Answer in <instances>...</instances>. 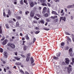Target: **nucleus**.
I'll return each instance as SVG.
<instances>
[{
    "instance_id": "obj_26",
    "label": "nucleus",
    "mask_w": 74,
    "mask_h": 74,
    "mask_svg": "<svg viewBox=\"0 0 74 74\" xmlns=\"http://www.w3.org/2000/svg\"><path fill=\"white\" fill-rule=\"evenodd\" d=\"M21 16H16V18L17 19H21Z\"/></svg>"
},
{
    "instance_id": "obj_33",
    "label": "nucleus",
    "mask_w": 74,
    "mask_h": 74,
    "mask_svg": "<svg viewBox=\"0 0 74 74\" xmlns=\"http://www.w3.org/2000/svg\"><path fill=\"white\" fill-rule=\"evenodd\" d=\"M72 51H73V50H72V49L70 48V49H69V53H70Z\"/></svg>"
},
{
    "instance_id": "obj_46",
    "label": "nucleus",
    "mask_w": 74,
    "mask_h": 74,
    "mask_svg": "<svg viewBox=\"0 0 74 74\" xmlns=\"http://www.w3.org/2000/svg\"><path fill=\"white\" fill-rule=\"evenodd\" d=\"M46 21H47V22H49L50 21V20H49L48 19H46Z\"/></svg>"
},
{
    "instance_id": "obj_2",
    "label": "nucleus",
    "mask_w": 74,
    "mask_h": 74,
    "mask_svg": "<svg viewBox=\"0 0 74 74\" xmlns=\"http://www.w3.org/2000/svg\"><path fill=\"white\" fill-rule=\"evenodd\" d=\"M30 16L31 18H33L34 16V12L33 10H32L31 12Z\"/></svg>"
},
{
    "instance_id": "obj_38",
    "label": "nucleus",
    "mask_w": 74,
    "mask_h": 74,
    "mask_svg": "<svg viewBox=\"0 0 74 74\" xmlns=\"http://www.w3.org/2000/svg\"><path fill=\"white\" fill-rule=\"evenodd\" d=\"M25 13L26 15H27L28 14H29V11H26L25 12Z\"/></svg>"
},
{
    "instance_id": "obj_45",
    "label": "nucleus",
    "mask_w": 74,
    "mask_h": 74,
    "mask_svg": "<svg viewBox=\"0 0 74 74\" xmlns=\"http://www.w3.org/2000/svg\"><path fill=\"white\" fill-rule=\"evenodd\" d=\"M6 70H9L10 69V67L9 66H8L6 67Z\"/></svg>"
},
{
    "instance_id": "obj_31",
    "label": "nucleus",
    "mask_w": 74,
    "mask_h": 74,
    "mask_svg": "<svg viewBox=\"0 0 74 74\" xmlns=\"http://www.w3.org/2000/svg\"><path fill=\"white\" fill-rule=\"evenodd\" d=\"M54 59H55V60H57L59 59L58 57H56L55 56L53 57Z\"/></svg>"
},
{
    "instance_id": "obj_51",
    "label": "nucleus",
    "mask_w": 74,
    "mask_h": 74,
    "mask_svg": "<svg viewBox=\"0 0 74 74\" xmlns=\"http://www.w3.org/2000/svg\"><path fill=\"white\" fill-rule=\"evenodd\" d=\"M54 18H58V16L57 15H55L54 16Z\"/></svg>"
},
{
    "instance_id": "obj_58",
    "label": "nucleus",
    "mask_w": 74,
    "mask_h": 74,
    "mask_svg": "<svg viewBox=\"0 0 74 74\" xmlns=\"http://www.w3.org/2000/svg\"><path fill=\"white\" fill-rule=\"evenodd\" d=\"M14 4H17V2L16 1H14Z\"/></svg>"
},
{
    "instance_id": "obj_54",
    "label": "nucleus",
    "mask_w": 74,
    "mask_h": 74,
    "mask_svg": "<svg viewBox=\"0 0 74 74\" xmlns=\"http://www.w3.org/2000/svg\"><path fill=\"white\" fill-rule=\"evenodd\" d=\"M70 55H71V57H73V56H74V55H73L72 53H71Z\"/></svg>"
},
{
    "instance_id": "obj_59",
    "label": "nucleus",
    "mask_w": 74,
    "mask_h": 74,
    "mask_svg": "<svg viewBox=\"0 0 74 74\" xmlns=\"http://www.w3.org/2000/svg\"><path fill=\"white\" fill-rule=\"evenodd\" d=\"M4 70L5 72H7V71H6V69H5V68L4 69Z\"/></svg>"
},
{
    "instance_id": "obj_9",
    "label": "nucleus",
    "mask_w": 74,
    "mask_h": 74,
    "mask_svg": "<svg viewBox=\"0 0 74 74\" xmlns=\"http://www.w3.org/2000/svg\"><path fill=\"white\" fill-rule=\"evenodd\" d=\"M52 13L53 14H54V15H57L58 16H59V15L57 13H56V12L55 11H52Z\"/></svg>"
},
{
    "instance_id": "obj_36",
    "label": "nucleus",
    "mask_w": 74,
    "mask_h": 74,
    "mask_svg": "<svg viewBox=\"0 0 74 74\" xmlns=\"http://www.w3.org/2000/svg\"><path fill=\"white\" fill-rule=\"evenodd\" d=\"M40 23H44V20L40 21Z\"/></svg>"
},
{
    "instance_id": "obj_41",
    "label": "nucleus",
    "mask_w": 74,
    "mask_h": 74,
    "mask_svg": "<svg viewBox=\"0 0 74 74\" xmlns=\"http://www.w3.org/2000/svg\"><path fill=\"white\" fill-rule=\"evenodd\" d=\"M21 56L23 57V58H25L26 57V56H24V55H23L22 54H21Z\"/></svg>"
},
{
    "instance_id": "obj_62",
    "label": "nucleus",
    "mask_w": 74,
    "mask_h": 74,
    "mask_svg": "<svg viewBox=\"0 0 74 74\" xmlns=\"http://www.w3.org/2000/svg\"><path fill=\"white\" fill-rule=\"evenodd\" d=\"M25 74H29V73H28L26 71Z\"/></svg>"
},
{
    "instance_id": "obj_22",
    "label": "nucleus",
    "mask_w": 74,
    "mask_h": 74,
    "mask_svg": "<svg viewBox=\"0 0 74 74\" xmlns=\"http://www.w3.org/2000/svg\"><path fill=\"white\" fill-rule=\"evenodd\" d=\"M5 26L7 28V29H9V25L8 24H6L5 25Z\"/></svg>"
},
{
    "instance_id": "obj_15",
    "label": "nucleus",
    "mask_w": 74,
    "mask_h": 74,
    "mask_svg": "<svg viewBox=\"0 0 74 74\" xmlns=\"http://www.w3.org/2000/svg\"><path fill=\"white\" fill-rule=\"evenodd\" d=\"M14 58L16 60H20V59H21V58H18V56L15 57Z\"/></svg>"
},
{
    "instance_id": "obj_28",
    "label": "nucleus",
    "mask_w": 74,
    "mask_h": 74,
    "mask_svg": "<svg viewBox=\"0 0 74 74\" xmlns=\"http://www.w3.org/2000/svg\"><path fill=\"white\" fill-rule=\"evenodd\" d=\"M49 16V14H48L47 13H46V14H45V17H48Z\"/></svg>"
},
{
    "instance_id": "obj_19",
    "label": "nucleus",
    "mask_w": 74,
    "mask_h": 74,
    "mask_svg": "<svg viewBox=\"0 0 74 74\" xmlns=\"http://www.w3.org/2000/svg\"><path fill=\"white\" fill-rule=\"evenodd\" d=\"M69 48H70V47L68 46H66L65 47L64 49H65V50H68V49H69Z\"/></svg>"
},
{
    "instance_id": "obj_11",
    "label": "nucleus",
    "mask_w": 74,
    "mask_h": 74,
    "mask_svg": "<svg viewBox=\"0 0 74 74\" xmlns=\"http://www.w3.org/2000/svg\"><path fill=\"white\" fill-rule=\"evenodd\" d=\"M30 59V57L29 56H27V58L26 59V62H28L29 61V60Z\"/></svg>"
},
{
    "instance_id": "obj_17",
    "label": "nucleus",
    "mask_w": 74,
    "mask_h": 74,
    "mask_svg": "<svg viewBox=\"0 0 74 74\" xmlns=\"http://www.w3.org/2000/svg\"><path fill=\"white\" fill-rule=\"evenodd\" d=\"M11 12L10 10H9L8 11V15H11Z\"/></svg>"
},
{
    "instance_id": "obj_56",
    "label": "nucleus",
    "mask_w": 74,
    "mask_h": 74,
    "mask_svg": "<svg viewBox=\"0 0 74 74\" xmlns=\"http://www.w3.org/2000/svg\"><path fill=\"white\" fill-rule=\"evenodd\" d=\"M55 2H59V0H55Z\"/></svg>"
},
{
    "instance_id": "obj_50",
    "label": "nucleus",
    "mask_w": 74,
    "mask_h": 74,
    "mask_svg": "<svg viewBox=\"0 0 74 74\" xmlns=\"http://www.w3.org/2000/svg\"><path fill=\"white\" fill-rule=\"evenodd\" d=\"M66 35H70V34H69L68 32H66Z\"/></svg>"
},
{
    "instance_id": "obj_8",
    "label": "nucleus",
    "mask_w": 74,
    "mask_h": 74,
    "mask_svg": "<svg viewBox=\"0 0 74 74\" xmlns=\"http://www.w3.org/2000/svg\"><path fill=\"white\" fill-rule=\"evenodd\" d=\"M72 62H70L71 64H72V65H73L74 63V58H72Z\"/></svg>"
},
{
    "instance_id": "obj_32",
    "label": "nucleus",
    "mask_w": 74,
    "mask_h": 74,
    "mask_svg": "<svg viewBox=\"0 0 74 74\" xmlns=\"http://www.w3.org/2000/svg\"><path fill=\"white\" fill-rule=\"evenodd\" d=\"M39 33H40V31H38L35 32V34H38Z\"/></svg>"
},
{
    "instance_id": "obj_7",
    "label": "nucleus",
    "mask_w": 74,
    "mask_h": 74,
    "mask_svg": "<svg viewBox=\"0 0 74 74\" xmlns=\"http://www.w3.org/2000/svg\"><path fill=\"white\" fill-rule=\"evenodd\" d=\"M30 60L31 61V64H33L34 62V60L33 59V58L32 57L31 58Z\"/></svg>"
},
{
    "instance_id": "obj_44",
    "label": "nucleus",
    "mask_w": 74,
    "mask_h": 74,
    "mask_svg": "<svg viewBox=\"0 0 74 74\" xmlns=\"http://www.w3.org/2000/svg\"><path fill=\"white\" fill-rule=\"evenodd\" d=\"M35 29H36V30H39L40 28H39L38 27H35Z\"/></svg>"
},
{
    "instance_id": "obj_55",
    "label": "nucleus",
    "mask_w": 74,
    "mask_h": 74,
    "mask_svg": "<svg viewBox=\"0 0 74 74\" xmlns=\"http://www.w3.org/2000/svg\"><path fill=\"white\" fill-rule=\"evenodd\" d=\"M3 15L4 16H5V12H3Z\"/></svg>"
},
{
    "instance_id": "obj_25",
    "label": "nucleus",
    "mask_w": 74,
    "mask_h": 74,
    "mask_svg": "<svg viewBox=\"0 0 74 74\" xmlns=\"http://www.w3.org/2000/svg\"><path fill=\"white\" fill-rule=\"evenodd\" d=\"M65 44L64 42H62L61 43V46H64Z\"/></svg>"
},
{
    "instance_id": "obj_23",
    "label": "nucleus",
    "mask_w": 74,
    "mask_h": 74,
    "mask_svg": "<svg viewBox=\"0 0 74 74\" xmlns=\"http://www.w3.org/2000/svg\"><path fill=\"white\" fill-rule=\"evenodd\" d=\"M2 33V29H1V26H0V34Z\"/></svg>"
},
{
    "instance_id": "obj_52",
    "label": "nucleus",
    "mask_w": 74,
    "mask_h": 74,
    "mask_svg": "<svg viewBox=\"0 0 74 74\" xmlns=\"http://www.w3.org/2000/svg\"><path fill=\"white\" fill-rule=\"evenodd\" d=\"M19 13L20 14H22V11H19Z\"/></svg>"
},
{
    "instance_id": "obj_40",
    "label": "nucleus",
    "mask_w": 74,
    "mask_h": 74,
    "mask_svg": "<svg viewBox=\"0 0 74 74\" xmlns=\"http://www.w3.org/2000/svg\"><path fill=\"white\" fill-rule=\"evenodd\" d=\"M47 10V7H45L43 9V11H45Z\"/></svg>"
},
{
    "instance_id": "obj_53",
    "label": "nucleus",
    "mask_w": 74,
    "mask_h": 74,
    "mask_svg": "<svg viewBox=\"0 0 74 74\" xmlns=\"http://www.w3.org/2000/svg\"><path fill=\"white\" fill-rule=\"evenodd\" d=\"M47 12L48 14H50V11H49V9L47 11Z\"/></svg>"
},
{
    "instance_id": "obj_3",
    "label": "nucleus",
    "mask_w": 74,
    "mask_h": 74,
    "mask_svg": "<svg viewBox=\"0 0 74 74\" xmlns=\"http://www.w3.org/2000/svg\"><path fill=\"white\" fill-rule=\"evenodd\" d=\"M67 70L68 73H70L72 71V69L71 68L68 67L67 68Z\"/></svg>"
},
{
    "instance_id": "obj_12",
    "label": "nucleus",
    "mask_w": 74,
    "mask_h": 74,
    "mask_svg": "<svg viewBox=\"0 0 74 74\" xmlns=\"http://www.w3.org/2000/svg\"><path fill=\"white\" fill-rule=\"evenodd\" d=\"M27 48V46H26V45H24L23 47L24 50V51H26Z\"/></svg>"
},
{
    "instance_id": "obj_63",
    "label": "nucleus",
    "mask_w": 74,
    "mask_h": 74,
    "mask_svg": "<svg viewBox=\"0 0 74 74\" xmlns=\"http://www.w3.org/2000/svg\"><path fill=\"white\" fill-rule=\"evenodd\" d=\"M63 18V17H60V19H62Z\"/></svg>"
},
{
    "instance_id": "obj_5",
    "label": "nucleus",
    "mask_w": 74,
    "mask_h": 74,
    "mask_svg": "<svg viewBox=\"0 0 74 74\" xmlns=\"http://www.w3.org/2000/svg\"><path fill=\"white\" fill-rule=\"evenodd\" d=\"M65 63L67 64H69V59L68 58H66L65 59Z\"/></svg>"
},
{
    "instance_id": "obj_6",
    "label": "nucleus",
    "mask_w": 74,
    "mask_h": 74,
    "mask_svg": "<svg viewBox=\"0 0 74 74\" xmlns=\"http://www.w3.org/2000/svg\"><path fill=\"white\" fill-rule=\"evenodd\" d=\"M7 40H4L2 43V45H5V44H7Z\"/></svg>"
},
{
    "instance_id": "obj_10",
    "label": "nucleus",
    "mask_w": 74,
    "mask_h": 74,
    "mask_svg": "<svg viewBox=\"0 0 74 74\" xmlns=\"http://www.w3.org/2000/svg\"><path fill=\"white\" fill-rule=\"evenodd\" d=\"M30 6L31 7H33L34 6V3L33 2H31L30 4Z\"/></svg>"
},
{
    "instance_id": "obj_43",
    "label": "nucleus",
    "mask_w": 74,
    "mask_h": 74,
    "mask_svg": "<svg viewBox=\"0 0 74 74\" xmlns=\"http://www.w3.org/2000/svg\"><path fill=\"white\" fill-rule=\"evenodd\" d=\"M26 38L27 40H29V37L28 36H26Z\"/></svg>"
},
{
    "instance_id": "obj_64",
    "label": "nucleus",
    "mask_w": 74,
    "mask_h": 74,
    "mask_svg": "<svg viewBox=\"0 0 74 74\" xmlns=\"http://www.w3.org/2000/svg\"><path fill=\"white\" fill-rule=\"evenodd\" d=\"M63 10H62L61 11V14H62V13H63Z\"/></svg>"
},
{
    "instance_id": "obj_13",
    "label": "nucleus",
    "mask_w": 74,
    "mask_h": 74,
    "mask_svg": "<svg viewBox=\"0 0 74 74\" xmlns=\"http://www.w3.org/2000/svg\"><path fill=\"white\" fill-rule=\"evenodd\" d=\"M73 5H69L67 6V8H73Z\"/></svg>"
},
{
    "instance_id": "obj_14",
    "label": "nucleus",
    "mask_w": 74,
    "mask_h": 74,
    "mask_svg": "<svg viewBox=\"0 0 74 74\" xmlns=\"http://www.w3.org/2000/svg\"><path fill=\"white\" fill-rule=\"evenodd\" d=\"M15 64L17 66H18V65H21V64H22V63H19V62H16Z\"/></svg>"
},
{
    "instance_id": "obj_57",
    "label": "nucleus",
    "mask_w": 74,
    "mask_h": 74,
    "mask_svg": "<svg viewBox=\"0 0 74 74\" xmlns=\"http://www.w3.org/2000/svg\"><path fill=\"white\" fill-rule=\"evenodd\" d=\"M42 1L43 2V3H45V0H42Z\"/></svg>"
},
{
    "instance_id": "obj_35",
    "label": "nucleus",
    "mask_w": 74,
    "mask_h": 74,
    "mask_svg": "<svg viewBox=\"0 0 74 74\" xmlns=\"http://www.w3.org/2000/svg\"><path fill=\"white\" fill-rule=\"evenodd\" d=\"M36 15L37 16H38V17H41V15H40L39 14H36Z\"/></svg>"
},
{
    "instance_id": "obj_37",
    "label": "nucleus",
    "mask_w": 74,
    "mask_h": 74,
    "mask_svg": "<svg viewBox=\"0 0 74 74\" xmlns=\"http://www.w3.org/2000/svg\"><path fill=\"white\" fill-rule=\"evenodd\" d=\"M66 17H64L63 19H62V20L64 21V22H65V21H66Z\"/></svg>"
},
{
    "instance_id": "obj_20",
    "label": "nucleus",
    "mask_w": 74,
    "mask_h": 74,
    "mask_svg": "<svg viewBox=\"0 0 74 74\" xmlns=\"http://www.w3.org/2000/svg\"><path fill=\"white\" fill-rule=\"evenodd\" d=\"M57 57H59L60 56V53H57Z\"/></svg>"
},
{
    "instance_id": "obj_60",
    "label": "nucleus",
    "mask_w": 74,
    "mask_h": 74,
    "mask_svg": "<svg viewBox=\"0 0 74 74\" xmlns=\"http://www.w3.org/2000/svg\"><path fill=\"white\" fill-rule=\"evenodd\" d=\"M71 19H73V18H74V17H73V16H71Z\"/></svg>"
},
{
    "instance_id": "obj_30",
    "label": "nucleus",
    "mask_w": 74,
    "mask_h": 74,
    "mask_svg": "<svg viewBox=\"0 0 74 74\" xmlns=\"http://www.w3.org/2000/svg\"><path fill=\"white\" fill-rule=\"evenodd\" d=\"M3 52V49L1 48H0V52L2 53Z\"/></svg>"
},
{
    "instance_id": "obj_47",
    "label": "nucleus",
    "mask_w": 74,
    "mask_h": 74,
    "mask_svg": "<svg viewBox=\"0 0 74 74\" xmlns=\"http://www.w3.org/2000/svg\"><path fill=\"white\" fill-rule=\"evenodd\" d=\"M35 41H36V38H34V40L33 42V43H34V42H35Z\"/></svg>"
},
{
    "instance_id": "obj_42",
    "label": "nucleus",
    "mask_w": 74,
    "mask_h": 74,
    "mask_svg": "<svg viewBox=\"0 0 74 74\" xmlns=\"http://www.w3.org/2000/svg\"><path fill=\"white\" fill-rule=\"evenodd\" d=\"M47 4L48 7H51V4L49 3H47Z\"/></svg>"
},
{
    "instance_id": "obj_4",
    "label": "nucleus",
    "mask_w": 74,
    "mask_h": 74,
    "mask_svg": "<svg viewBox=\"0 0 74 74\" xmlns=\"http://www.w3.org/2000/svg\"><path fill=\"white\" fill-rule=\"evenodd\" d=\"M4 55L5 58H7V55H8V53H7V51H5L4 52Z\"/></svg>"
},
{
    "instance_id": "obj_1",
    "label": "nucleus",
    "mask_w": 74,
    "mask_h": 74,
    "mask_svg": "<svg viewBox=\"0 0 74 74\" xmlns=\"http://www.w3.org/2000/svg\"><path fill=\"white\" fill-rule=\"evenodd\" d=\"M8 47H9L12 49H15V44L11 43H9L7 44Z\"/></svg>"
},
{
    "instance_id": "obj_18",
    "label": "nucleus",
    "mask_w": 74,
    "mask_h": 74,
    "mask_svg": "<svg viewBox=\"0 0 74 74\" xmlns=\"http://www.w3.org/2000/svg\"><path fill=\"white\" fill-rule=\"evenodd\" d=\"M24 2L25 3L26 5H28V3H27V0H24Z\"/></svg>"
},
{
    "instance_id": "obj_61",
    "label": "nucleus",
    "mask_w": 74,
    "mask_h": 74,
    "mask_svg": "<svg viewBox=\"0 0 74 74\" xmlns=\"http://www.w3.org/2000/svg\"><path fill=\"white\" fill-rule=\"evenodd\" d=\"M64 15V12H63V13L61 14L62 16H63Z\"/></svg>"
},
{
    "instance_id": "obj_49",
    "label": "nucleus",
    "mask_w": 74,
    "mask_h": 74,
    "mask_svg": "<svg viewBox=\"0 0 74 74\" xmlns=\"http://www.w3.org/2000/svg\"><path fill=\"white\" fill-rule=\"evenodd\" d=\"M5 39V37H4L3 38L1 39V41H3Z\"/></svg>"
},
{
    "instance_id": "obj_24",
    "label": "nucleus",
    "mask_w": 74,
    "mask_h": 74,
    "mask_svg": "<svg viewBox=\"0 0 74 74\" xmlns=\"http://www.w3.org/2000/svg\"><path fill=\"white\" fill-rule=\"evenodd\" d=\"M20 71L22 74H25V73H24V72H23V71L22 69L20 70Z\"/></svg>"
},
{
    "instance_id": "obj_21",
    "label": "nucleus",
    "mask_w": 74,
    "mask_h": 74,
    "mask_svg": "<svg viewBox=\"0 0 74 74\" xmlns=\"http://www.w3.org/2000/svg\"><path fill=\"white\" fill-rule=\"evenodd\" d=\"M43 29H44V30H47V31L49 30H50L49 28H47L45 27H44Z\"/></svg>"
},
{
    "instance_id": "obj_48",
    "label": "nucleus",
    "mask_w": 74,
    "mask_h": 74,
    "mask_svg": "<svg viewBox=\"0 0 74 74\" xmlns=\"http://www.w3.org/2000/svg\"><path fill=\"white\" fill-rule=\"evenodd\" d=\"M67 40L68 41H71V39L69 38V37H68V38L67 39Z\"/></svg>"
},
{
    "instance_id": "obj_27",
    "label": "nucleus",
    "mask_w": 74,
    "mask_h": 74,
    "mask_svg": "<svg viewBox=\"0 0 74 74\" xmlns=\"http://www.w3.org/2000/svg\"><path fill=\"white\" fill-rule=\"evenodd\" d=\"M34 18H35V19H37V20H38V19H40V18H37V16H35Z\"/></svg>"
},
{
    "instance_id": "obj_29",
    "label": "nucleus",
    "mask_w": 74,
    "mask_h": 74,
    "mask_svg": "<svg viewBox=\"0 0 74 74\" xmlns=\"http://www.w3.org/2000/svg\"><path fill=\"white\" fill-rule=\"evenodd\" d=\"M42 5H45V6H47V5L46 3H43L42 4Z\"/></svg>"
},
{
    "instance_id": "obj_16",
    "label": "nucleus",
    "mask_w": 74,
    "mask_h": 74,
    "mask_svg": "<svg viewBox=\"0 0 74 74\" xmlns=\"http://www.w3.org/2000/svg\"><path fill=\"white\" fill-rule=\"evenodd\" d=\"M19 24L18 22H17L16 23V27H19Z\"/></svg>"
},
{
    "instance_id": "obj_39",
    "label": "nucleus",
    "mask_w": 74,
    "mask_h": 74,
    "mask_svg": "<svg viewBox=\"0 0 74 74\" xmlns=\"http://www.w3.org/2000/svg\"><path fill=\"white\" fill-rule=\"evenodd\" d=\"M9 23H13V22L12 21H9Z\"/></svg>"
},
{
    "instance_id": "obj_34",
    "label": "nucleus",
    "mask_w": 74,
    "mask_h": 74,
    "mask_svg": "<svg viewBox=\"0 0 74 74\" xmlns=\"http://www.w3.org/2000/svg\"><path fill=\"white\" fill-rule=\"evenodd\" d=\"M20 4H22V5H23V0H21L20 1Z\"/></svg>"
}]
</instances>
